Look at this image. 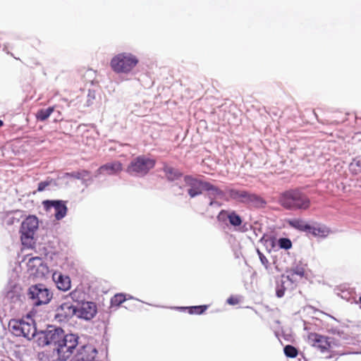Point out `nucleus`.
<instances>
[{
    "label": "nucleus",
    "mask_w": 361,
    "mask_h": 361,
    "mask_svg": "<svg viewBox=\"0 0 361 361\" xmlns=\"http://www.w3.org/2000/svg\"><path fill=\"white\" fill-rule=\"evenodd\" d=\"M51 180L40 182L38 184L37 191L38 192L44 191L47 186L51 185Z\"/></svg>",
    "instance_id": "nucleus-33"
},
{
    "label": "nucleus",
    "mask_w": 361,
    "mask_h": 361,
    "mask_svg": "<svg viewBox=\"0 0 361 361\" xmlns=\"http://www.w3.org/2000/svg\"><path fill=\"white\" fill-rule=\"evenodd\" d=\"M27 266L28 270L31 271L34 274H37L39 270L42 271L44 269H47V267L43 264V260L41 257H35L29 259Z\"/></svg>",
    "instance_id": "nucleus-21"
},
{
    "label": "nucleus",
    "mask_w": 361,
    "mask_h": 361,
    "mask_svg": "<svg viewBox=\"0 0 361 361\" xmlns=\"http://www.w3.org/2000/svg\"><path fill=\"white\" fill-rule=\"evenodd\" d=\"M217 219L220 221H224L226 219H228L230 224L233 226H240L243 222L241 217L235 212H228L226 210H221L219 213Z\"/></svg>",
    "instance_id": "nucleus-17"
},
{
    "label": "nucleus",
    "mask_w": 361,
    "mask_h": 361,
    "mask_svg": "<svg viewBox=\"0 0 361 361\" xmlns=\"http://www.w3.org/2000/svg\"><path fill=\"white\" fill-rule=\"evenodd\" d=\"M359 300H360V304H361V296L360 297Z\"/></svg>",
    "instance_id": "nucleus-38"
},
{
    "label": "nucleus",
    "mask_w": 361,
    "mask_h": 361,
    "mask_svg": "<svg viewBox=\"0 0 361 361\" xmlns=\"http://www.w3.org/2000/svg\"><path fill=\"white\" fill-rule=\"evenodd\" d=\"M11 332L16 336H23L31 340L37 333L34 319L27 315L21 319H11L8 323Z\"/></svg>",
    "instance_id": "nucleus-2"
},
{
    "label": "nucleus",
    "mask_w": 361,
    "mask_h": 361,
    "mask_svg": "<svg viewBox=\"0 0 361 361\" xmlns=\"http://www.w3.org/2000/svg\"><path fill=\"white\" fill-rule=\"evenodd\" d=\"M81 295H82V292L79 290H75L69 293V296L74 301H79Z\"/></svg>",
    "instance_id": "nucleus-32"
},
{
    "label": "nucleus",
    "mask_w": 361,
    "mask_h": 361,
    "mask_svg": "<svg viewBox=\"0 0 361 361\" xmlns=\"http://www.w3.org/2000/svg\"><path fill=\"white\" fill-rule=\"evenodd\" d=\"M66 335L61 328L50 329L44 333L43 344L54 346V350L61 343Z\"/></svg>",
    "instance_id": "nucleus-10"
},
{
    "label": "nucleus",
    "mask_w": 361,
    "mask_h": 361,
    "mask_svg": "<svg viewBox=\"0 0 361 361\" xmlns=\"http://www.w3.org/2000/svg\"><path fill=\"white\" fill-rule=\"evenodd\" d=\"M122 169V164L117 161L101 166L97 170V173L113 175L121 171Z\"/></svg>",
    "instance_id": "nucleus-18"
},
{
    "label": "nucleus",
    "mask_w": 361,
    "mask_h": 361,
    "mask_svg": "<svg viewBox=\"0 0 361 361\" xmlns=\"http://www.w3.org/2000/svg\"><path fill=\"white\" fill-rule=\"evenodd\" d=\"M39 227V220L36 216L30 215L23 222L20 227L23 244L30 243Z\"/></svg>",
    "instance_id": "nucleus-7"
},
{
    "label": "nucleus",
    "mask_w": 361,
    "mask_h": 361,
    "mask_svg": "<svg viewBox=\"0 0 361 361\" xmlns=\"http://www.w3.org/2000/svg\"><path fill=\"white\" fill-rule=\"evenodd\" d=\"M163 171L165 177L169 181H175L180 179L183 173L177 169H175L167 164H164Z\"/></svg>",
    "instance_id": "nucleus-22"
},
{
    "label": "nucleus",
    "mask_w": 361,
    "mask_h": 361,
    "mask_svg": "<svg viewBox=\"0 0 361 361\" xmlns=\"http://www.w3.org/2000/svg\"><path fill=\"white\" fill-rule=\"evenodd\" d=\"M204 191L207 192V196L210 199L209 205L213 207L214 205L221 206V204L216 201V199L223 198L224 197V192L223 190L219 189L218 187L214 185L209 182H207L204 184Z\"/></svg>",
    "instance_id": "nucleus-14"
},
{
    "label": "nucleus",
    "mask_w": 361,
    "mask_h": 361,
    "mask_svg": "<svg viewBox=\"0 0 361 361\" xmlns=\"http://www.w3.org/2000/svg\"><path fill=\"white\" fill-rule=\"evenodd\" d=\"M42 204L47 212L51 208L54 209V216L56 220L62 219L67 214L68 209L66 202L63 200H44Z\"/></svg>",
    "instance_id": "nucleus-12"
},
{
    "label": "nucleus",
    "mask_w": 361,
    "mask_h": 361,
    "mask_svg": "<svg viewBox=\"0 0 361 361\" xmlns=\"http://www.w3.org/2000/svg\"><path fill=\"white\" fill-rule=\"evenodd\" d=\"M53 279L59 290L66 291L71 288V281L69 276H64L61 273H54Z\"/></svg>",
    "instance_id": "nucleus-19"
},
{
    "label": "nucleus",
    "mask_w": 361,
    "mask_h": 361,
    "mask_svg": "<svg viewBox=\"0 0 361 361\" xmlns=\"http://www.w3.org/2000/svg\"><path fill=\"white\" fill-rule=\"evenodd\" d=\"M279 204L286 209L307 210L310 207V198L299 190H289L281 194Z\"/></svg>",
    "instance_id": "nucleus-1"
},
{
    "label": "nucleus",
    "mask_w": 361,
    "mask_h": 361,
    "mask_svg": "<svg viewBox=\"0 0 361 361\" xmlns=\"http://www.w3.org/2000/svg\"><path fill=\"white\" fill-rule=\"evenodd\" d=\"M90 175V172L87 170H82L78 172H73L71 173H68V176H70L71 177H73L77 179L84 178L86 177H89Z\"/></svg>",
    "instance_id": "nucleus-30"
},
{
    "label": "nucleus",
    "mask_w": 361,
    "mask_h": 361,
    "mask_svg": "<svg viewBox=\"0 0 361 361\" xmlns=\"http://www.w3.org/2000/svg\"><path fill=\"white\" fill-rule=\"evenodd\" d=\"M76 306H74L70 302L62 303L57 309L56 313V318L60 321H66L75 316Z\"/></svg>",
    "instance_id": "nucleus-13"
},
{
    "label": "nucleus",
    "mask_w": 361,
    "mask_h": 361,
    "mask_svg": "<svg viewBox=\"0 0 361 361\" xmlns=\"http://www.w3.org/2000/svg\"><path fill=\"white\" fill-rule=\"evenodd\" d=\"M96 76V73L92 69H88L86 71L85 74L83 75V78L86 82L92 83Z\"/></svg>",
    "instance_id": "nucleus-31"
},
{
    "label": "nucleus",
    "mask_w": 361,
    "mask_h": 361,
    "mask_svg": "<svg viewBox=\"0 0 361 361\" xmlns=\"http://www.w3.org/2000/svg\"><path fill=\"white\" fill-rule=\"evenodd\" d=\"M97 308L94 302H82L76 306L75 316L85 320L92 319L97 314Z\"/></svg>",
    "instance_id": "nucleus-11"
},
{
    "label": "nucleus",
    "mask_w": 361,
    "mask_h": 361,
    "mask_svg": "<svg viewBox=\"0 0 361 361\" xmlns=\"http://www.w3.org/2000/svg\"><path fill=\"white\" fill-rule=\"evenodd\" d=\"M208 308V305H199V306H192L188 307H180L181 310H188V312L190 314H203Z\"/></svg>",
    "instance_id": "nucleus-26"
},
{
    "label": "nucleus",
    "mask_w": 361,
    "mask_h": 361,
    "mask_svg": "<svg viewBox=\"0 0 361 361\" xmlns=\"http://www.w3.org/2000/svg\"><path fill=\"white\" fill-rule=\"evenodd\" d=\"M3 125H4V122L1 120H0V128L1 126H3Z\"/></svg>",
    "instance_id": "nucleus-37"
},
{
    "label": "nucleus",
    "mask_w": 361,
    "mask_h": 361,
    "mask_svg": "<svg viewBox=\"0 0 361 361\" xmlns=\"http://www.w3.org/2000/svg\"><path fill=\"white\" fill-rule=\"evenodd\" d=\"M308 340L311 345L321 353L329 352L332 348L331 339L327 336L317 333H310L308 335Z\"/></svg>",
    "instance_id": "nucleus-8"
},
{
    "label": "nucleus",
    "mask_w": 361,
    "mask_h": 361,
    "mask_svg": "<svg viewBox=\"0 0 361 361\" xmlns=\"http://www.w3.org/2000/svg\"><path fill=\"white\" fill-rule=\"evenodd\" d=\"M257 253L262 264L265 267L266 269H268L269 263L267 258L259 250H257Z\"/></svg>",
    "instance_id": "nucleus-34"
},
{
    "label": "nucleus",
    "mask_w": 361,
    "mask_h": 361,
    "mask_svg": "<svg viewBox=\"0 0 361 361\" xmlns=\"http://www.w3.org/2000/svg\"><path fill=\"white\" fill-rule=\"evenodd\" d=\"M126 300V295L123 293H117L111 299V307H119L123 302Z\"/></svg>",
    "instance_id": "nucleus-27"
},
{
    "label": "nucleus",
    "mask_w": 361,
    "mask_h": 361,
    "mask_svg": "<svg viewBox=\"0 0 361 361\" xmlns=\"http://www.w3.org/2000/svg\"><path fill=\"white\" fill-rule=\"evenodd\" d=\"M286 291V288L284 287L283 284L282 283L280 286H277L276 290V294L278 298H282Z\"/></svg>",
    "instance_id": "nucleus-35"
},
{
    "label": "nucleus",
    "mask_w": 361,
    "mask_h": 361,
    "mask_svg": "<svg viewBox=\"0 0 361 361\" xmlns=\"http://www.w3.org/2000/svg\"><path fill=\"white\" fill-rule=\"evenodd\" d=\"M78 344V337L73 334H67L63 341L55 349L59 360L66 361L69 359Z\"/></svg>",
    "instance_id": "nucleus-6"
},
{
    "label": "nucleus",
    "mask_w": 361,
    "mask_h": 361,
    "mask_svg": "<svg viewBox=\"0 0 361 361\" xmlns=\"http://www.w3.org/2000/svg\"><path fill=\"white\" fill-rule=\"evenodd\" d=\"M278 245L281 249L288 250L292 247V242L287 238H279L278 240Z\"/></svg>",
    "instance_id": "nucleus-29"
},
{
    "label": "nucleus",
    "mask_w": 361,
    "mask_h": 361,
    "mask_svg": "<svg viewBox=\"0 0 361 361\" xmlns=\"http://www.w3.org/2000/svg\"><path fill=\"white\" fill-rule=\"evenodd\" d=\"M55 106H49L47 109H41L36 113V119L39 121H46L54 111Z\"/></svg>",
    "instance_id": "nucleus-25"
},
{
    "label": "nucleus",
    "mask_w": 361,
    "mask_h": 361,
    "mask_svg": "<svg viewBox=\"0 0 361 361\" xmlns=\"http://www.w3.org/2000/svg\"><path fill=\"white\" fill-rule=\"evenodd\" d=\"M305 269L302 266L297 265L287 271V278L290 281H296L305 276Z\"/></svg>",
    "instance_id": "nucleus-23"
},
{
    "label": "nucleus",
    "mask_w": 361,
    "mask_h": 361,
    "mask_svg": "<svg viewBox=\"0 0 361 361\" xmlns=\"http://www.w3.org/2000/svg\"><path fill=\"white\" fill-rule=\"evenodd\" d=\"M138 63V59L130 53H121L112 58L110 65L118 73H128Z\"/></svg>",
    "instance_id": "nucleus-3"
},
{
    "label": "nucleus",
    "mask_w": 361,
    "mask_h": 361,
    "mask_svg": "<svg viewBox=\"0 0 361 361\" xmlns=\"http://www.w3.org/2000/svg\"><path fill=\"white\" fill-rule=\"evenodd\" d=\"M228 194L231 199L243 202H253L257 198L256 195L250 194L245 190L230 189L228 190Z\"/></svg>",
    "instance_id": "nucleus-15"
},
{
    "label": "nucleus",
    "mask_w": 361,
    "mask_h": 361,
    "mask_svg": "<svg viewBox=\"0 0 361 361\" xmlns=\"http://www.w3.org/2000/svg\"><path fill=\"white\" fill-rule=\"evenodd\" d=\"M283 351H284V354L287 357H291V358L296 357L298 354V351L296 349V348H295L294 346H293L291 345H286L284 347Z\"/></svg>",
    "instance_id": "nucleus-28"
},
{
    "label": "nucleus",
    "mask_w": 361,
    "mask_h": 361,
    "mask_svg": "<svg viewBox=\"0 0 361 361\" xmlns=\"http://www.w3.org/2000/svg\"><path fill=\"white\" fill-rule=\"evenodd\" d=\"M307 233H311L314 237L318 238H326L330 233V229L324 224H315L314 225H310V228Z\"/></svg>",
    "instance_id": "nucleus-20"
},
{
    "label": "nucleus",
    "mask_w": 361,
    "mask_h": 361,
    "mask_svg": "<svg viewBox=\"0 0 361 361\" xmlns=\"http://www.w3.org/2000/svg\"><path fill=\"white\" fill-rule=\"evenodd\" d=\"M288 225L300 231L307 232L310 228V225L300 219H293L288 221Z\"/></svg>",
    "instance_id": "nucleus-24"
},
{
    "label": "nucleus",
    "mask_w": 361,
    "mask_h": 361,
    "mask_svg": "<svg viewBox=\"0 0 361 361\" xmlns=\"http://www.w3.org/2000/svg\"><path fill=\"white\" fill-rule=\"evenodd\" d=\"M97 350L92 345H85L77 355L75 361H97Z\"/></svg>",
    "instance_id": "nucleus-16"
},
{
    "label": "nucleus",
    "mask_w": 361,
    "mask_h": 361,
    "mask_svg": "<svg viewBox=\"0 0 361 361\" xmlns=\"http://www.w3.org/2000/svg\"><path fill=\"white\" fill-rule=\"evenodd\" d=\"M183 180L185 185L189 187L188 193L191 198L201 195L207 183L190 175L185 176Z\"/></svg>",
    "instance_id": "nucleus-9"
},
{
    "label": "nucleus",
    "mask_w": 361,
    "mask_h": 361,
    "mask_svg": "<svg viewBox=\"0 0 361 361\" xmlns=\"http://www.w3.org/2000/svg\"><path fill=\"white\" fill-rule=\"evenodd\" d=\"M29 298L33 301L35 305L48 304L52 298V293L45 285L38 283L32 285L28 290Z\"/></svg>",
    "instance_id": "nucleus-5"
},
{
    "label": "nucleus",
    "mask_w": 361,
    "mask_h": 361,
    "mask_svg": "<svg viewBox=\"0 0 361 361\" xmlns=\"http://www.w3.org/2000/svg\"><path fill=\"white\" fill-rule=\"evenodd\" d=\"M240 302V299L237 296L231 295L227 299V303L231 305H235Z\"/></svg>",
    "instance_id": "nucleus-36"
},
{
    "label": "nucleus",
    "mask_w": 361,
    "mask_h": 361,
    "mask_svg": "<svg viewBox=\"0 0 361 361\" xmlns=\"http://www.w3.org/2000/svg\"><path fill=\"white\" fill-rule=\"evenodd\" d=\"M156 159L145 155H140L133 159L127 168V172L143 176L149 173L156 164Z\"/></svg>",
    "instance_id": "nucleus-4"
}]
</instances>
